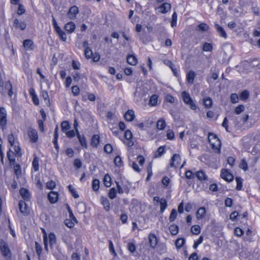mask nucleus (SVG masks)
<instances>
[{"label": "nucleus", "mask_w": 260, "mask_h": 260, "mask_svg": "<svg viewBox=\"0 0 260 260\" xmlns=\"http://www.w3.org/2000/svg\"><path fill=\"white\" fill-rule=\"evenodd\" d=\"M208 140L212 146V148L217 151V152H220L221 147V142L218 138L213 134H209Z\"/></svg>", "instance_id": "1"}, {"label": "nucleus", "mask_w": 260, "mask_h": 260, "mask_svg": "<svg viewBox=\"0 0 260 260\" xmlns=\"http://www.w3.org/2000/svg\"><path fill=\"white\" fill-rule=\"evenodd\" d=\"M181 98L185 104L189 106L190 108L193 110H196L197 106L190 94L187 91H183L181 93Z\"/></svg>", "instance_id": "2"}, {"label": "nucleus", "mask_w": 260, "mask_h": 260, "mask_svg": "<svg viewBox=\"0 0 260 260\" xmlns=\"http://www.w3.org/2000/svg\"><path fill=\"white\" fill-rule=\"evenodd\" d=\"M7 113L6 109L3 107L0 108V126L3 131L6 128Z\"/></svg>", "instance_id": "3"}, {"label": "nucleus", "mask_w": 260, "mask_h": 260, "mask_svg": "<svg viewBox=\"0 0 260 260\" xmlns=\"http://www.w3.org/2000/svg\"><path fill=\"white\" fill-rule=\"evenodd\" d=\"M0 250L4 257H10L11 252L7 243L3 240H0Z\"/></svg>", "instance_id": "4"}, {"label": "nucleus", "mask_w": 260, "mask_h": 260, "mask_svg": "<svg viewBox=\"0 0 260 260\" xmlns=\"http://www.w3.org/2000/svg\"><path fill=\"white\" fill-rule=\"evenodd\" d=\"M79 13L78 8L76 6L71 7L67 13L68 17L71 20L76 18L77 15Z\"/></svg>", "instance_id": "5"}, {"label": "nucleus", "mask_w": 260, "mask_h": 260, "mask_svg": "<svg viewBox=\"0 0 260 260\" xmlns=\"http://www.w3.org/2000/svg\"><path fill=\"white\" fill-rule=\"evenodd\" d=\"M28 136L30 141L32 143H36L38 140V132L35 129L29 128L28 131Z\"/></svg>", "instance_id": "6"}, {"label": "nucleus", "mask_w": 260, "mask_h": 260, "mask_svg": "<svg viewBox=\"0 0 260 260\" xmlns=\"http://www.w3.org/2000/svg\"><path fill=\"white\" fill-rule=\"evenodd\" d=\"M19 210L24 215H28L29 213V209L26 203L23 201L20 200L19 202Z\"/></svg>", "instance_id": "7"}, {"label": "nucleus", "mask_w": 260, "mask_h": 260, "mask_svg": "<svg viewBox=\"0 0 260 260\" xmlns=\"http://www.w3.org/2000/svg\"><path fill=\"white\" fill-rule=\"evenodd\" d=\"M13 27L15 29H20L23 30L26 27V23L24 21H20L18 19H15L14 20Z\"/></svg>", "instance_id": "8"}, {"label": "nucleus", "mask_w": 260, "mask_h": 260, "mask_svg": "<svg viewBox=\"0 0 260 260\" xmlns=\"http://www.w3.org/2000/svg\"><path fill=\"white\" fill-rule=\"evenodd\" d=\"M180 156L178 154H174L171 159L170 166L177 168L180 164Z\"/></svg>", "instance_id": "9"}, {"label": "nucleus", "mask_w": 260, "mask_h": 260, "mask_svg": "<svg viewBox=\"0 0 260 260\" xmlns=\"http://www.w3.org/2000/svg\"><path fill=\"white\" fill-rule=\"evenodd\" d=\"M195 176L197 179L202 182H206L208 181V177L205 172L203 170L197 171L195 174Z\"/></svg>", "instance_id": "10"}, {"label": "nucleus", "mask_w": 260, "mask_h": 260, "mask_svg": "<svg viewBox=\"0 0 260 260\" xmlns=\"http://www.w3.org/2000/svg\"><path fill=\"white\" fill-rule=\"evenodd\" d=\"M220 176L222 179L228 182H231L234 179L233 175L225 170H222Z\"/></svg>", "instance_id": "11"}, {"label": "nucleus", "mask_w": 260, "mask_h": 260, "mask_svg": "<svg viewBox=\"0 0 260 260\" xmlns=\"http://www.w3.org/2000/svg\"><path fill=\"white\" fill-rule=\"evenodd\" d=\"M214 26L217 32L221 37H222L224 39L227 38V34L222 27L216 22L214 23Z\"/></svg>", "instance_id": "12"}, {"label": "nucleus", "mask_w": 260, "mask_h": 260, "mask_svg": "<svg viewBox=\"0 0 260 260\" xmlns=\"http://www.w3.org/2000/svg\"><path fill=\"white\" fill-rule=\"evenodd\" d=\"M149 242L150 247L153 249L155 248L157 244V240L155 234L151 233L149 234Z\"/></svg>", "instance_id": "13"}, {"label": "nucleus", "mask_w": 260, "mask_h": 260, "mask_svg": "<svg viewBox=\"0 0 260 260\" xmlns=\"http://www.w3.org/2000/svg\"><path fill=\"white\" fill-rule=\"evenodd\" d=\"M58 193L57 192L51 191L48 194V198L51 203H55L58 200Z\"/></svg>", "instance_id": "14"}, {"label": "nucleus", "mask_w": 260, "mask_h": 260, "mask_svg": "<svg viewBox=\"0 0 260 260\" xmlns=\"http://www.w3.org/2000/svg\"><path fill=\"white\" fill-rule=\"evenodd\" d=\"M171 8V6L169 3H165L158 7L159 12L162 14L168 12Z\"/></svg>", "instance_id": "15"}, {"label": "nucleus", "mask_w": 260, "mask_h": 260, "mask_svg": "<svg viewBox=\"0 0 260 260\" xmlns=\"http://www.w3.org/2000/svg\"><path fill=\"white\" fill-rule=\"evenodd\" d=\"M23 45L26 50H32L34 48L33 41L29 39L24 40Z\"/></svg>", "instance_id": "16"}, {"label": "nucleus", "mask_w": 260, "mask_h": 260, "mask_svg": "<svg viewBox=\"0 0 260 260\" xmlns=\"http://www.w3.org/2000/svg\"><path fill=\"white\" fill-rule=\"evenodd\" d=\"M76 135L81 146L85 148H87V143L85 136L83 135H80L79 133H78V134H76Z\"/></svg>", "instance_id": "17"}, {"label": "nucleus", "mask_w": 260, "mask_h": 260, "mask_svg": "<svg viewBox=\"0 0 260 260\" xmlns=\"http://www.w3.org/2000/svg\"><path fill=\"white\" fill-rule=\"evenodd\" d=\"M75 28L76 25L73 22H68L64 25V29L70 34L73 32L75 30Z\"/></svg>", "instance_id": "18"}, {"label": "nucleus", "mask_w": 260, "mask_h": 260, "mask_svg": "<svg viewBox=\"0 0 260 260\" xmlns=\"http://www.w3.org/2000/svg\"><path fill=\"white\" fill-rule=\"evenodd\" d=\"M101 202L104 209L107 211H109L110 209V204L107 198L102 197L101 198Z\"/></svg>", "instance_id": "19"}, {"label": "nucleus", "mask_w": 260, "mask_h": 260, "mask_svg": "<svg viewBox=\"0 0 260 260\" xmlns=\"http://www.w3.org/2000/svg\"><path fill=\"white\" fill-rule=\"evenodd\" d=\"M135 117L134 111L132 110H128L124 115V118L127 121H132Z\"/></svg>", "instance_id": "20"}, {"label": "nucleus", "mask_w": 260, "mask_h": 260, "mask_svg": "<svg viewBox=\"0 0 260 260\" xmlns=\"http://www.w3.org/2000/svg\"><path fill=\"white\" fill-rule=\"evenodd\" d=\"M126 60L127 63L132 66H135L138 62L137 58L133 55H127Z\"/></svg>", "instance_id": "21"}, {"label": "nucleus", "mask_w": 260, "mask_h": 260, "mask_svg": "<svg viewBox=\"0 0 260 260\" xmlns=\"http://www.w3.org/2000/svg\"><path fill=\"white\" fill-rule=\"evenodd\" d=\"M196 77L195 72L193 71H190L186 75V79L190 84H192Z\"/></svg>", "instance_id": "22"}, {"label": "nucleus", "mask_w": 260, "mask_h": 260, "mask_svg": "<svg viewBox=\"0 0 260 260\" xmlns=\"http://www.w3.org/2000/svg\"><path fill=\"white\" fill-rule=\"evenodd\" d=\"M50 247H53L56 243V236L53 233H50L48 235Z\"/></svg>", "instance_id": "23"}, {"label": "nucleus", "mask_w": 260, "mask_h": 260, "mask_svg": "<svg viewBox=\"0 0 260 260\" xmlns=\"http://www.w3.org/2000/svg\"><path fill=\"white\" fill-rule=\"evenodd\" d=\"M7 157L10 162V165L11 166L14 165L15 162V158L14 157V154L13 151L9 150L7 152Z\"/></svg>", "instance_id": "24"}, {"label": "nucleus", "mask_w": 260, "mask_h": 260, "mask_svg": "<svg viewBox=\"0 0 260 260\" xmlns=\"http://www.w3.org/2000/svg\"><path fill=\"white\" fill-rule=\"evenodd\" d=\"M19 192H20V194L22 198L24 200H28V199L29 194V191L27 189H26L24 188H21L19 190Z\"/></svg>", "instance_id": "25"}, {"label": "nucleus", "mask_w": 260, "mask_h": 260, "mask_svg": "<svg viewBox=\"0 0 260 260\" xmlns=\"http://www.w3.org/2000/svg\"><path fill=\"white\" fill-rule=\"evenodd\" d=\"M206 213V210L204 207L200 208L197 212V218L198 219L203 218Z\"/></svg>", "instance_id": "26"}, {"label": "nucleus", "mask_w": 260, "mask_h": 260, "mask_svg": "<svg viewBox=\"0 0 260 260\" xmlns=\"http://www.w3.org/2000/svg\"><path fill=\"white\" fill-rule=\"evenodd\" d=\"M100 141V136L98 135H94L91 140V145L93 147H96Z\"/></svg>", "instance_id": "27"}, {"label": "nucleus", "mask_w": 260, "mask_h": 260, "mask_svg": "<svg viewBox=\"0 0 260 260\" xmlns=\"http://www.w3.org/2000/svg\"><path fill=\"white\" fill-rule=\"evenodd\" d=\"M60 39L63 42H66L67 40V36L66 33L62 30L61 28H58V30L56 31Z\"/></svg>", "instance_id": "28"}, {"label": "nucleus", "mask_w": 260, "mask_h": 260, "mask_svg": "<svg viewBox=\"0 0 260 260\" xmlns=\"http://www.w3.org/2000/svg\"><path fill=\"white\" fill-rule=\"evenodd\" d=\"M169 229L172 235H176L179 231L178 226L174 224L171 225Z\"/></svg>", "instance_id": "29"}, {"label": "nucleus", "mask_w": 260, "mask_h": 260, "mask_svg": "<svg viewBox=\"0 0 260 260\" xmlns=\"http://www.w3.org/2000/svg\"><path fill=\"white\" fill-rule=\"evenodd\" d=\"M166 125L165 120L163 119H159L157 121L156 126L158 129L162 130Z\"/></svg>", "instance_id": "30"}, {"label": "nucleus", "mask_w": 260, "mask_h": 260, "mask_svg": "<svg viewBox=\"0 0 260 260\" xmlns=\"http://www.w3.org/2000/svg\"><path fill=\"white\" fill-rule=\"evenodd\" d=\"M209 29V27L206 23H202L198 26L197 30L201 31H207Z\"/></svg>", "instance_id": "31"}, {"label": "nucleus", "mask_w": 260, "mask_h": 260, "mask_svg": "<svg viewBox=\"0 0 260 260\" xmlns=\"http://www.w3.org/2000/svg\"><path fill=\"white\" fill-rule=\"evenodd\" d=\"M202 50L205 52H211L213 50V46L211 43H205L203 45Z\"/></svg>", "instance_id": "32"}, {"label": "nucleus", "mask_w": 260, "mask_h": 260, "mask_svg": "<svg viewBox=\"0 0 260 260\" xmlns=\"http://www.w3.org/2000/svg\"><path fill=\"white\" fill-rule=\"evenodd\" d=\"M160 211L161 213L164 212L167 207V202L165 199L161 198L160 200Z\"/></svg>", "instance_id": "33"}, {"label": "nucleus", "mask_w": 260, "mask_h": 260, "mask_svg": "<svg viewBox=\"0 0 260 260\" xmlns=\"http://www.w3.org/2000/svg\"><path fill=\"white\" fill-rule=\"evenodd\" d=\"M32 167L35 172H37L39 170V158L35 156L34 158L32 161Z\"/></svg>", "instance_id": "34"}, {"label": "nucleus", "mask_w": 260, "mask_h": 260, "mask_svg": "<svg viewBox=\"0 0 260 260\" xmlns=\"http://www.w3.org/2000/svg\"><path fill=\"white\" fill-rule=\"evenodd\" d=\"M203 103L204 106L207 108H211L212 105V101L209 97H206L204 98Z\"/></svg>", "instance_id": "35"}, {"label": "nucleus", "mask_w": 260, "mask_h": 260, "mask_svg": "<svg viewBox=\"0 0 260 260\" xmlns=\"http://www.w3.org/2000/svg\"><path fill=\"white\" fill-rule=\"evenodd\" d=\"M61 130L63 132H66L70 128V125L67 121H63L61 123Z\"/></svg>", "instance_id": "36"}, {"label": "nucleus", "mask_w": 260, "mask_h": 260, "mask_svg": "<svg viewBox=\"0 0 260 260\" xmlns=\"http://www.w3.org/2000/svg\"><path fill=\"white\" fill-rule=\"evenodd\" d=\"M157 95L156 94L152 95L150 99L149 104L152 106H155L157 102Z\"/></svg>", "instance_id": "37"}, {"label": "nucleus", "mask_w": 260, "mask_h": 260, "mask_svg": "<svg viewBox=\"0 0 260 260\" xmlns=\"http://www.w3.org/2000/svg\"><path fill=\"white\" fill-rule=\"evenodd\" d=\"M191 232L194 235H198L201 232V228L199 225H194L191 228Z\"/></svg>", "instance_id": "38"}, {"label": "nucleus", "mask_w": 260, "mask_h": 260, "mask_svg": "<svg viewBox=\"0 0 260 260\" xmlns=\"http://www.w3.org/2000/svg\"><path fill=\"white\" fill-rule=\"evenodd\" d=\"M185 243L184 238H179L175 242V246L177 249H180Z\"/></svg>", "instance_id": "39"}, {"label": "nucleus", "mask_w": 260, "mask_h": 260, "mask_svg": "<svg viewBox=\"0 0 260 260\" xmlns=\"http://www.w3.org/2000/svg\"><path fill=\"white\" fill-rule=\"evenodd\" d=\"M92 187L94 191H98L100 187V181L96 179H94L92 181Z\"/></svg>", "instance_id": "40"}, {"label": "nucleus", "mask_w": 260, "mask_h": 260, "mask_svg": "<svg viewBox=\"0 0 260 260\" xmlns=\"http://www.w3.org/2000/svg\"><path fill=\"white\" fill-rule=\"evenodd\" d=\"M111 177L108 174L105 175L104 178V182L106 187H109L111 185Z\"/></svg>", "instance_id": "41"}, {"label": "nucleus", "mask_w": 260, "mask_h": 260, "mask_svg": "<svg viewBox=\"0 0 260 260\" xmlns=\"http://www.w3.org/2000/svg\"><path fill=\"white\" fill-rule=\"evenodd\" d=\"M177 211L176 210V209H172V210L171 211V214L170 215V216H169L170 221V222L174 221L175 220V219L177 217Z\"/></svg>", "instance_id": "42"}, {"label": "nucleus", "mask_w": 260, "mask_h": 260, "mask_svg": "<svg viewBox=\"0 0 260 260\" xmlns=\"http://www.w3.org/2000/svg\"><path fill=\"white\" fill-rule=\"evenodd\" d=\"M73 77V79H74V81H75L76 82H79L81 79H82L84 77V75H81L79 73L76 72L74 74Z\"/></svg>", "instance_id": "43"}, {"label": "nucleus", "mask_w": 260, "mask_h": 260, "mask_svg": "<svg viewBox=\"0 0 260 260\" xmlns=\"http://www.w3.org/2000/svg\"><path fill=\"white\" fill-rule=\"evenodd\" d=\"M5 88L9 90L8 94L11 97L13 94V92L12 91V86L10 81H8L5 83Z\"/></svg>", "instance_id": "44"}, {"label": "nucleus", "mask_w": 260, "mask_h": 260, "mask_svg": "<svg viewBox=\"0 0 260 260\" xmlns=\"http://www.w3.org/2000/svg\"><path fill=\"white\" fill-rule=\"evenodd\" d=\"M236 181L237 182L236 189L240 190L242 187V179L240 177H237L236 178Z\"/></svg>", "instance_id": "45"}, {"label": "nucleus", "mask_w": 260, "mask_h": 260, "mask_svg": "<svg viewBox=\"0 0 260 260\" xmlns=\"http://www.w3.org/2000/svg\"><path fill=\"white\" fill-rule=\"evenodd\" d=\"M56 183L53 180H50L46 183V187L48 189L52 190L55 188Z\"/></svg>", "instance_id": "46"}, {"label": "nucleus", "mask_w": 260, "mask_h": 260, "mask_svg": "<svg viewBox=\"0 0 260 260\" xmlns=\"http://www.w3.org/2000/svg\"><path fill=\"white\" fill-rule=\"evenodd\" d=\"M42 96H43L45 101H46V104L50 105V100L48 92L46 91H43L42 92Z\"/></svg>", "instance_id": "47"}, {"label": "nucleus", "mask_w": 260, "mask_h": 260, "mask_svg": "<svg viewBox=\"0 0 260 260\" xmlns=\"http://www.w3.org/2000/svg\"><path fill=\"white\" fill-rule=\"evenodd\" d=\"M249 97V92L247 90H244L240 94V99L241 100H246Z\"/></svg>", "instance_id": "48"}, {"label": "nucleus", "mask_w": 260, "mask_h": 260, "mask_svg": "<svg viewBox=\"0 0 260 260\" xmlns=\"http://www.w3.org/2000/svg\"><path fill=\"white\" fill-rule=\"evenodd\" d=\"M68 188H69L70 191L71 192L72 196L75 198H79V195L77 193L76 191L75 190V189H74V188L73 187L72 185H69L68 186Z\"/></svg>", "instance_id": "49"}, {"label": "nucleus", "mask_w": 260, "mask_h": 260, "mask_svg": "<svg viewBox=\"0 0 260 260\" xmlns=\"http://www.w3.org/2000/svg\"><path fill=\"white\" fill-rule=\"evenodd\" d=\"M231 101L232 103L235 104L238 102L239 97L236 93H232L231 95Z\"/></svg>", "instance_id": "50"}, {"label": "nucleus", "mask_w": 260, "mask_h": 260, "mask_svg": "<svg viewBox=\"0 0 260 260\" xmlns=\"http://www.w3.org/2000/svg\"><path fill=\"white\" fill-rule=\"evenodd\" d=\"M177 20V14L176 12H174L172 15V21H171V26L174 27L176 25Z\"/></svg>", "instance_id": "51"}, {"label": "nucleus", "mask_w": 260, "mask_h": 260, "mask_svg": "<svg viewBox=\"0 0 260 260\" xmlns=\"http://www.w3.org/2000/svg\"><path fill=\"white\" fill-rule=\"evenodd\" d=\"M245 109V107L243 105H240L237 107L235 109V113L237 114H241L243 111H244Z\"/></svg>", "instance_id": "52"}, {"label": "nucleus", "mask_w": 260, "mask_h": 260, "mask_svg": "<svg viewBox=\"0 0 260 260\" xmlns=\"http://www.w3.org/2000/svg\"><path fill=\"white\" fill-rule=\"evenodd\" d=\"M109 197L111 199H113L116 197V190L114 188H112L110 189L109 192Z\"/></svg>", "instance_id": "53"}, {"label": "nucleus", "mask_w": 260, "mask_h": 260, "mask_svg": "<svg viewBox=\"0 0 260 260\" xmlns=\"http://www.w3.org/2000/svg\"><path fill=\"white\" fill-rule=\"evenodd\" d=\"M104 151L107 153H111L113 150V147L110 144H107L104 147Z\"/></svg>", "instance_id": "54"}, {"label": "nucleus", "mask_w": 260, "mask_h": 260, "mask_svg": "<svg viewBox=\"0 0 260 260\" xmlns=\"http://www.w3.org/2000/svg\"><path fill=\"white\" fill-rule=\"evenodd\" d=\"M35 248L37 254L39 256H40L42 248L41 246L37 242H35Z\"/></svg>", "instance_id": "55"}, {"label": "nucleus", "mask_w": 260, "mask_h": 260, "mask_svg": "<svg viewBox=\"0 0 260 260\" xmlns=\"http://www.w3.org/2000/svg\"><path fill=\"white\" fill-rule=\"evenodd\" d=\"M84 54L86 58L89 59L92 56V51L90 48L85 49Z\"/></svg>", "instance_id": "56"}, {"label": "nucleus", "mask_w": 260, "mask_h": 260, "mask_svg": "<svg viewBox=\"0 0 260 260\" xmlns=\"http://www.w3.org/2000/svg\"><path fill=\"white\" fill-rule=\"evenodd\" d=\"M74 166L77 169H80L82 167V162L79 158H76L74 161Z\"/></svg>", "instance_id": "57"}, {"label": "nucleus", "mask_w": 260, "mask_h": 260, "mask_svg": "<svg viewBox=\"0 0 260 260\" xmlns=\"http://www.w3.org/2000/svg\"><path fill=\"white\" fill-rule=\"evenodd\" d=\"M115 165L117 167H120L122 165V160L121 157L118 155L115 157L114 160Z\"/></svg>", "instance_id": "58"}, {"label": "nucleus", "mask_w": 260, "mask_h": 260, "mask_svg": "<svg viewBox=\"0 0 260 260\" xmlns=\"http://www.w3.org/2000/svg\"><path fill=\"white\" fill-rule=\"evenodd\" d=\"M164 147L163 146L159 147L155 153V157H160L164 152Z\"/></svg>", "instance_id": "59"}, {"label": "nucleus", "mask_w": 260, "mask_h": 260, "mask_svg": "<svg viewBox=\"0 0 260 260\" xmlns=\"http://www.w3.org/2000/svg\"><path fill=\"white\" fill-rule=\"evenodd\" d=\"M8 140L11 146H13L15 144V139L13 134L9 135L8 136Z\"/></svg>", "instance_id": "60"}, {"label": "nucleus", "mask_w": 260, "mask_h": 260, "mask_svg": "<svg viewBox=\"0 0 260 260\" xmlns=\"http://www.w3.org/2000/svg\"><path fill=\"white\" fill-rule=\"evenodd\" d=\"M203 241V236H201L199 238L194 242L193 247L194 249H196L199 245L201 244Z\"/></svg>", "instance_id": "61"}, {"label": "nucleus", "mask_w": 260, "mask_h": 260, "mask_svg": "<svg viewBox=\"0 0 260 260\" xmlns=\"http://www.w3.org/2000/svg\"><path fill=\"white\" fill-rule=\"evenodd\" d=\"M72 92L74 95L77 96L79 94L80 89L77 86H74L72 88Z\"/></svg>", "instance_id": "62"}, {"label": "nucleus", "mask_w": 260, "mask_h": 260, "mask_svg": "<svg viewBox=\"0 0 260 260\" xmlns=\"http://www.w3.org/2000/svg\"><path fill=\"white\" fill-rule=\"evenodd\" d=\"M240 168L244 170V171H246L247 170L248 166L246 160L244 159L242 160L240 164Z\"/></svg>", "instance_id": "63"}, {"label": "nucleus", "mask_w": 260, "mask_h": 260, "mask_svg": "<svg viewBox=\"0 0 260 260\" xmlns=\"http://www.w3.org/2000/svg\"><path fill=\"white\" fill-rule=\"evenodd\" d=\"M127 248L128 250L132 253H134L136 250V246L133 243H129L127 244Z\"/></svg>", "instance_id": "64"}]
</instances>
